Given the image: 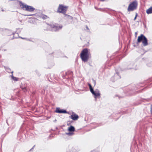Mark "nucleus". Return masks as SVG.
<instances>
[{
  "label": "nucleus",
  "instance_id": "obj_10",
  "mask_svg": "<svg viewBox=\"0 0 152 152\" xmlns=\"http://www.w3.org/2000/svg\"><path fill=\"white\" fill-rule=\"evenodd\" d=\"M146 13L148 14H152V7H150L147 10Z\"/></svg>",
  "mask_w": 152,
  "mask_h": 152
},
{
  "label": "nucleus",
  "instance_id": "obj_8",
  "mask_svg": "<svg viewBox=\"0 0 152 152\" xmlns=\"http://www.w3.org/2000/svg\"><path fill=\"white\" fill-rule=\"evenodd\" d=\"M69 118H71L73 120H77L79 118L78 115L76 114H73L69 116Z\"/></svg>",
  "mask_w": 152,
  "mask_h": 152
},
{
  "label": "nucleus",
  "instance_id": "obj_25",
  "mask_svg": "<svg viewBox=\"0 0 152 152\" xmlns=\"http://www.w3.org/2000/svg\"><path fill=\"white\" fill-rule=\"evenodd\" d=\"M13 72V71H12V72H11L12 73Z\"/></svg>",
  "mask_w": 152,
  "mask_h": 152
},
{
  "label": "nucleus",
  "instance_id": "obj_14",
  "mask_svg": "<svg viewBox=\"0 0 152 152\" xmlns=\"http://www.w3.org/2000/svg\"><path fill=\"white\" fill-rule=\"evenodd\" d=\"M11 77H12V79L13 80H15V81H18V78H17V77H14V76H13V75H12L11 76Z\"/></svg>",
  "mask_w": 152,
  "mask_h": 152
},
{
  "label": "nucleus",
  "instance_id": "obj_9",
  "mask_svg": "<svg viewBox=\"0 0 152 152\" xmlns=\"http://www.w3.org/2000/svg\"><path fill=\"white\" fill-rule=\"evenodd\" d=\"M62 27V26H54L53 27V30L55 31H57L59 29H61Z\"/></svg>",
  "mask_w": 152,
  "mask_h": 152
},
{
  "label": "nucleus",
  "instance_id": "obj_22",
  "mask_svg": "<svg viewBox=\"0 0 152 152\" xmlns=\"http://www.w3.org/2000/svg\"><path fill=\"white\" fill-rule=\"evenodd\" d=\"M100 1H105V0H100Z\"/></svg>",
  "mask_w": 152,
  "mask_h": 152
},
{
  "label": "nucleus",
  "instance_id": "obj_11",
  "mask_svg": "<svg viewBox=\"0 0 152 152\" xmlns=\"http://www.w3.org/2000/svg\"><path fill=\"white\" fill-rule=\"evenodd\" d=\"M68 130L70 132H74L75 131V129L74 126H71L69 128Z\"/></svg>",
  "mask_w": 152,
  "mask_h": 152
},
{
  "label": "nucleus",
  "instance_id": "obj_13",
  "mask_svg": "<svg viewBox=\"0 0 152 152\" xmlns=\"http://www.w3.org/2000/svg\"><path fill=\"white\" fill-rule=\"evenodd\" d=\"M95 9L96 10H100V11H104L105 10V8H98L96 7H95Z\"/></svg>",
  "mask_w": 152,
  "mask_h": 152
},
{
  "label": "nucleus",
  "instance_id": "obj_24",
  "mask_svg": "<svg viewBox=\"0 0 152 152\" xmlns=\"http://www.w3.org/2000/svg\"><path fill=\"white\" fill-rule=\"evenodd\" d=\"M135 34H136V35L137 34V32H136V33H135Z\"/></svg>",
  "mask_w": 152,
  "mask_h": 152
},
{
  "label": "nucleus",
  "instance_id": "obj_5",
  "mask_svg": "<svg viewBox=\"0 0 152 152\" xmlns=\"http://www.w3.org/2000/svg\"><path fill=\"white\" fill-rule=\"evenodd\" d=\"M20 6L23 10L28 11L30 12H33L35 10V8L32 7L26 4H24L23 3H21Z\"/></svg>",
  "mask_w": 152,
  "mask_h": 152
},
{
  "label": "nucleus",
  "instance_id": "obj_1",
  "mask_svg": "<svg viewBox=\"0 0 152 152\" xmlns=\"http://www.w3.org/2000/svg\"><path fill=\"white\" fill-rule=\"evenodd\" d=\"M80 57L82 61L84 62H87L91 57V54L89 50L87 48L83 49L80 54Z\"/></svg>",
  "mask_w": 152,
  "mask_h": 152
},
{
  "label": "nucleus",
  "instance_id": "obj_19",
  "mask_svg": "<svg viewBox=\"0 0 152 152\" xmlns=\"http://www.w3.org/2000/svg\"><path fill=\"white\" fill-rule=\"evenodd\" d=\"M89 88H90V89H92L93 88H92V86H91V87H89Z\"/></svg>",
  "mask_w": 152,
  "mask_h": 152
},
{
  "label": "nucleus",
  "instance_id": "obj_23",
  "mask_svg": "<svg viewBox=\"0 0 152 152\" xmlns=\"http://www.w3.org/2000/svg\"><path fill=\"white\" fill-rule=\"evenodd\" d=\"M2 11H4V10H2Z\"/></svg>",
  "mask_w": 152,
  "mask_h": 152
},
{
  "label": "nucleus",
  "instance_id": "obj_21",
  "mask_svg": "<svg viewBox=\"0 0 152 152\" xmlns=\"http://www.w3.org/2000/svg\"><path fill=\"white\" fill-rule=\"evenodd\" d=\"M88 85L89 86V87H91V85L90 84H88Z\"/></svg>",
  "mask_w": 152,
  "mask_h": 152
},
{
  "label": "nucleus",
  "instance_id": "obj_17",
  "mask_svg": "<svg viewBox=\"0 0 152 152\" xmlns=\"http://www.w3.org/2000/svg\"><path fill=\"white\" fill-rule=\"evenodd\" d=\"M151 113L152 114V104L151 105Z\"/></svg>",
  "mask_w": 152,
  "mask_h": 152
},
{
  "label": "nucleus",
  "instance_id": "obj_3",
  "mask_svg": "<svg viewBox=\"0 0 152 152\" xmlns=\"http://www.w3.org/2000/svg\"><path fill=\"white\" fill-rule=\"evenodd\" d=\"M137 2L135 1L131 3L128 7L127 10L128 12L132 11L136 9L137 6Z\"/></svg>",
  "mask_w": 152,
  "mask_h": 152
},
{
  "label": "nucleus",
  "instance_id": "obj_6",
  "mask_svg": "<svg viewBox=\"0 0 152 152\" xmlns=\"http://www.w3.org/2000/svg\"><path fill=\"white\" fill-rule=\"evenodd\" d=\"M90 91L92 94L95 96V98L100 96V94L98 89H96L95 91H94L93 89L92 88L90 89Z\"/></svg>",
  "mask_w": 152,
  "mask_h": 152
},
{
  "label": "nucleus",
  "instance_id": "obj_2",
  "mask_svg": "<svg viewBox=\"0 0 152 152\" xmlns=\"http://www.w3.org/2000/svg\"><path fill=\"white\" fill-rule=\"evenodd\" d=\"M141 41L144 46H146L148 45L147 38L142 34H141L140 36L138 37L137 43V44H138Z\"/></svg>",
  "mask_w": 152,
  "mask_h": 152
},
{
  "label": "nucleus",
  "instance_id": "obj_4",
  "mask_svg": "<svg viewBox=\"0 0 152 152\" xmlns=\"http://www.w3.org/2000/svg\"><path fill=\"white\" fill-rule=\"evenodd\" d=\"M67 9V7L62 4H59L57 10V12L65 14Z\"/></svg>",
  "mask_w": 152,
  "mask_h": 152
},
{
  "label": "nucleus",
  "instance_id": "obj_16",
  "mask_svg": "<svg viewBox=\"0 0 152 152\" xmlns=\"http://www.w3.org/2000/svg\"><path fill=\"white\" fill-rule=\"evenodd\" d=\"M22 89L23 90L24 92H25L26 91V89L25 87H24L23 88H22Z\"/></svg>",
  "mask_w": 152,
  "mask_h": 152
},
{
  "label": "nucleus",
  "instance_id": "obj_20",
  "mask_svg": "<svg viewBox=\"0 0 152 152\" xmlns=\"http://www.w3.org/2000/svg\"><path fill=\"white\" fill-rule=\"evenodd\" d=\"M86 29H87L88 30H89V28H88V26H86Z\"/></svg>",
  "mask_w": 152,
  "mask_h": 152
},
{
  "label": "nucleus",
  "instance_id": "obj_18",
  "mask_svg": "<svg viewBox=\"0 0 152 152\" xmlns=\"http://www.w3.org/2000/svg\"><path fill=\"white\" fill-rule=\"evenodd\" d=\"M137 13H136V16H135V18H134V20H135L136 19V17H137Z\"/></svg>",
  "mask_w": 152,
  "mask_h": 152
},
{
  "label": "nucleus",
  "instance_id": "obj_15",
  "mask_svg": "<svg viewBox=\"0 0 152 152\" xmlns=\"http://www.w3.org/2000/svg\"><path fill=\"white\" fill-rule=\"evenodd\" d=\"M66 134L68 135L71 136L73 135L74 133L72 132H69L66 133Z\"/></svg>",
  "mask_w": 152,
  "mask_h": 152
},
{
  "label": "nucleus",
  "instance_id": "obj_7",
  "mask_svg": "<svg viewBox=\"0 0 152 152\" xmlns=\"http://www.w3.org/2000/svg\"><path fill=\"white\" fill-rule=\"evenodd\" d=\"M55 112L58 113H66V111L65 110H61L60 108H57L55 110Z\"/></svg>",
  "mask_w": 152,
  "mask_h": 152
},
{
  "label": "nucleus",
  "instance_id": "obj_12",
  "mask_svg": "<svg viewBox=\"0 0 152 152\" xmlns=\"http://www.w3.org/2000/svg\"><path fill=\"white\" fill-rule=\"evenodd\" d=\"M41 17L44 19H47L48 17L46 15L42 14L41 15Z\"/></svg>",
  "mask_w": 152,
  "mask_h": 152
}]
</instances>
